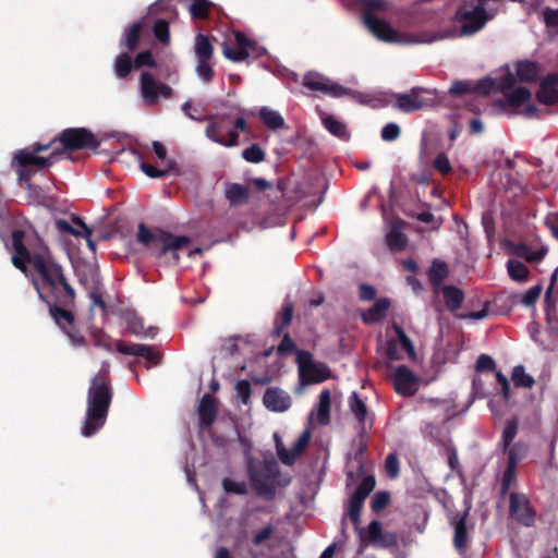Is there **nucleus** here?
<instances>
[{"label": "nucleus", "mask_w": 558, "mask_h": 558, "mask_svg": "<svg viewBox=\"0 0 558 558\" xmlns=\"http://www.w3.org/2000/svg\"><path fill=\"white\" fill-rule=\"evenodd\" d=\"M25 231L15 229L12 232V264L22 272L27 274V265L31 264L37 274L33 279L34 288L38 295L65 279L63 267L58 264L48 250L31 253L24 244Z\"/></svg>", "instance_id": "f257e3e1"}, {"label": "nucleus", "mask_w": 558, "mask_h": 558, "mask_svg": "<svg viewBox=\"0 0 558 558\" xmlns=\"http://www.w3.org/2000/svg\"><path fill=\"white\" fill-rule=\"evenodd\" d=\"M38 298L48 306L50 317L69 337L71 342L74 345H83L85 338L75 326L74 307L76 292L68 278L52 286L39 294Z\"/></svg>", "instance_id": "f03ea898"}, {"label": "nucleus", "mask_w": 558, "mask_h": 558, "mask_svg": "<svg viewBox=\"0 0 558 558\" xmlns=\"http://www.w3.org/2000/svg\"><path fill=\"white\" fill-rule=\"evenodd\" d=\"M113 390L108 372L97 373L90 380L86 398V413L82 435L90 437L101 429L107 421Z\"/></svg>", "instance_id": "7ed1b4c3"}, {"label": "nucleus", "mask_w": 558, "mask_h": 558, "mask_svg": "<svg viewBox=\"0 0 558 558\" xmlns=\"http://www.w3.org/2000/svg\"><path fill=\"white\" fill-rule=\"evenodd\" d=\"M53 145L54 142L46 144L37 142L14 154L12 165L20 182L26 183L29 189H37L31 184L33 177L39 171L49 169L61 157V150L53 148Z\"/></svg>", "instance_id": "20e7f679"}, {"label": "nucleus", "mask_w": 558, "mask_h": 558, "mask_svg": "<svg viewBox=\"0 0 558 558\" xmlns=\"http://www.w3.org/2000/svg\"><path fill=\"white\" fill-rule=\"evenodd\" d=\"M136 240L148 247L157 258H167L172 264L179 263L180 255L178 251L191 243L187 235H174L160 228L150 230L143 222L138 225Z\"/></svg>", "instance_id": "39448f33"}, {"label": "nucleus", "mask_w": 558, "mask_h": 558, "mask_svg": "<svg viewBox=\"0 0 558 558\" xmlns=\"http://www.w3.org/2000/svg\"><path fill=\"white\" fill-rule=\"evenodd\" d=\"M495 13L489 12L476 0H463L458 7L453 21L460 24L458 32L436 33L432 38L425 40L432 43L447 37L472 36L484 28L486 23L493 20Z\"/></svg>", "instance_id": "423d86ee"}, {"label": "nucleus", "mask_w": 558, "mask_h": 558, "mask_svg": "<svg viewBox=\"0 0 558 558\" xmlns=\"http://www.w3.org/2000/svg\"><path fill=\"white\" fill-rule=\"evenodd\" d=\"M50 142H54L53 148L65 151L96 150L100 142L96 135L86 128H69L59 133Z\"/></svg>", "instance_id": "0eeeda50"}, {"label": "nucleus", "mask_w": 558, "mask_h": 558, "mask_svg": "<svg viewBox=\"0 0 558 558\" xmlns=\"http://www.w3.org/2000/svg\"><path fill=\"white\" fill-rule=\"evenodd\" d=\"M356 533L362 548L373 546L374 548L387 549L396 547L399 543V535L392 531H385L378 520H373L366 527H362Z\"/></svg>", "instance_id": "6e6552de"}, {"label": "nucleus", "mask_w": 558, "mask_h": 558, "mask_svg": "<svg viewBox=\"0 0 558 558\" xmlns=\"http://www.w3.org/2000/svg\"><path fill=\"white\" fill-rule=\"evenodd\" d=\"M153 151L157 156L158 159L165 161V166L162 168L155 167L148 162H146L140 153H135L138 159L141 170L151 179H161L169 175H180V167L177 161L172 159H167V148L166 146L158 141H154L151 144Z\"/></svg>", "instance_id": "1a4fd4ad"}, {"label": "nucleus", "mask_w": 558, "mask_h": 558, "mask_svg": "<svg viewBox=\"0 0 558 558\" xmlns=\"http://www.w3.org/2000/svg\"><path fill=\"white\" fill-rule=\"evenodd\" d=\"M303 86L308 88L313 92H320L323 94L330 95L335 98L340 97H352L354 99H359L361 97V94L352 90L348 87H344L338 83H335L330 81L328 77L315 73V72H308L303 77Z\"/></svg>", "instance_id": "9d476101"}, {"label": "nucleus", "mask_w": 558, "mask_h": 558, "mask_svg": "<svg viewBox=\"0 0 558 558\" xmlns=\"http://www.w3.org/2000/svg\"><path fill=\"white\" fill-rule=\"evenodd\" d=\"M509 518L524 527L535 525L537 511L527 495L518 492L509 494Z\"/></svg>", "instance_id": "9b49d317"}, {"label": "nucleus", "mask_w": 558, "mask_h": 558, "mask_svg": "<svg viewBox=\"0 0 558 558\" xmlns=\"http://www.w3.org/2000/svg\"><path fill=\"white\" fill-rule=\"evenodd\" d=\"M209 121L206 126V136L222 146L233 147L239 143V134L236 131L231 130V122L229 116H210L207 118Z\"/></svg>", "instance_id": "f8f14e48"}, {"label": "nucleus", "mask_w": 558, "mask_h": 558, "mask_svg": "<svg viewBox=\"0 0 558 558\" xmlns=\"http://www.w3.org/2000/svg\"><path fill=\"white\" fill-rule=\"evenodd\" d=\"M140 83L143 100L148 106L156 105L159 97L168 99L173 95V89L169 85L158 82L149 72L141 74Z\"/></svg>", "instance_id": "ddd939ff"}, {"label": "nucleus", "mask_w": 558, "mask_h": 558, "mask_svg": "<svg viewBox=\"0 0 558 558\" xmlns=\"http://www.w3.org/2000/svg\"><path fill=\"white\" fill-rule=\"evenodd\" d=\"M423 93H429V90L423 87H413L409 93L395 94V108L402 112L410 113L432 106L433 99L422 97Z\"/></svg>", "instance_id": "4468645a"}, {"label": "nucleus", "mask_w": 558, "mask_h": 558, "mask_svg": "<svg viewBox=\"0 0 558 558\" xmlns=\"http://www.w3.org/2000/svg\"><path fill=\"white\" fill-rule=\"evenodd\" d=\"M234 39L236 47L233 48L225 45L222 49L223 56L233 62H241L248 58V50H254L256 44L247 38V36L240 31L234 32Z\"/></svg>", "instance_id": "2eb2a0df"}, {"label": "nucleus", "mask_w": 558, "mask_h": 558, "mask_svg": "<svg viewBox=\"0 0 558 558\" xmlns=\"http://www.w3.org/2000/svg\"><path fill=\"white\" fill-rule=\"evenodd\" d=\"M116 350L122 354L143 357L150 365H158L161 361V354L147 344L125 343L123 341H117Z\"/></svg>", "instance_id": "dca6fc26"}, {"label": "nucleus", "mask_w": 558, "mask_h": 558, "mask_svg": "<svg viewBox=\"0 0 558 558\" xmlns=\"http://www.w3.org/2000/svg\"><path fill=\"white\" fill-rule=\"evenodd\" d=\"M418 377L405 365H400L393 374L395 390L402 396H413L416 392Z\"/></svg>", "instance_id": "f3484780"}, {"label": "nucleus", "mask_w": 558, "mask_h": 558, "mask_svg": "<svg viewBox=\"0 0 558 558\" xmlns=\"http://www.w3.org/2000/svg\"><path fill=\"white\" fill-rule=\"evenodd\" d=\"M276 449L280 461L286 465H292L295 460L304 452L310 441V432H303L293 444L291 450H287L280 439L276 436Z\"/></svg>", "instance_id": "a211bd4d"}, {"label": "nucleus", "mask_w": 558, "mask_h": 558, "mask_svg": "<svg viewBox=\"0 0 558 558\" xmlns=\"http://www.w3.org/2000/svg\"><path fill=\"white\" fill-rule=\"evenodd\" d=\"M276 449L280 461L286 465H292L295 460L304 452L310 441V432H303L293 444L291 450H287L280 439L276 436Z\"/></svg>", "instance_id": "6ab92c4d"}, {"label": "nucleus", "mask_w": 558, "mask_h": 558, "mask_svg": "<svg viewBox=\"0 0 558 558\" xmlns=\"http://www.w3.org/2000/svg\"><path fill=\"white\" fill-rule=\"evenodd\" d=\"M536 99L546 106L558 104V72L549 73L541 81Z\"/></svg>", "instance_id": "aec40b11"}, {"label": "nucleus", "mask_w": 558, "mask_h": 558, "mask_svg": "<svg viewBox=\"0 0 558 558\" xmlns=\"http://www.w3.org/2000/svg\"><path fill=\"white\" fill-rule=\"evenodd\" d=\"M365 25L369 32L378 39L386 43H398L399 33L385 20L376 16L366 15Z\"/></svg>", "instance_id": "412c9836"}, {"label": "nucleus", "mask_w": 558, "mask_h": 558, "mask_svg": "<svg viewBox=\"0 0 558 558\" xmlns=\"http://www.w3.org/2000/svg\"><path fill=\"white\" fill-rule=\"evenodd\" d=\"M263 403L269 411L284 412L291 407V398L282 389L270 387L264 393Z\"/></svg>", "instance_id": "4be33fe9"}, {"label": "nucleus", "mask_w": 558, "mask_h": 558, "mask_svg": "<svg viewBox=\"0 0 558 558\" xmlns=\"http://www.w3.org/2000/svg\"><path fill=\"white\" fill-rule=\"evenodd\" d=\"M248 475L251 485L258 496L268 500L275 498L276 487L274 483L268 478V475H264L262 472L254 469L248 470Z\"/></svg>", "instance_id": "5701e85b"}, {"label": "nucleus", "mask_w": 558, "mask_h": 558, "mask_svg": "<svg viewBox=\"0 0 558 558\" xmlns=\"http://www.w3.org/2000/svg\"><path fill=\"white\" fill-rule=\"evenodd\" d=\"M505 99H496L494 101V106L504 109L506 106H509L513 109H518L524 104L529 102L532 98V93L529 88L520 86L517 88H512L508 92Z\"/></svg>", "instance_id": "b1692460"}, {"label": "nucleus", "mask_w": 558, "mask_h": 558, "mask_svg": "<svg viewBox=\"0 0 558 558\" xmlns=\"http://www.w3.org/2000/svg\"><path fill=\"white\" fill-rule=\"evenodd\" d=\"M391 303L388 298H381L375 304L361 314V319L365 325H374L381 322L390 307Z\"/></svg>", "instance_id": "393cba45"}, {"label": "nucleus", "mask_w": 558, "mask_h": 558, "mask_svg": "<svg viewBox=\"0 0 558 558\" xmlns=\"http://www.w3.org/2000/svg\"><path fill=\"white\" fill-rule=\"evenodd\" d=\"M449 275L448 265L440 259L435 258L432 262V265L427 271L428 281L436 294L440 292V289L444 287L442 282Z\"/></svg>", "instance_id": "a878e982"}, {"label": "nucleus", "mask_w": 558, "mask_h": 558, "mask_svg": "<svg viewBox=\"0 0 558 558\" xmlns=\"http://www.w3.org/2000/svg\"><path fill=\"white\" fill-rule=\"evenodd\" d=\"M330 369L324 363H314L311 365H302V381L304 384H318L325 381L329 377Z\"/></svg>", "instance_id": "bb28decb"}, {"label": "nucleus", "mask_w": 558, "mask_h": 558, "mask_svg": "<svg viewBox=\"0 0 558 558\" xmlns=\"http://www.w3.org/2000/svg\"><path fill=\"white\" fill-rule=\"evenodd\" d=\"M217 413L218 409L215 398L210 395L203 396L198 405L201 423L206 427L211 426L217 418Z\"/></svg>", "instance_id": "cd10ccee"}, {"label": "nucleus", "mask_w": 558, "mask_h": 558, "mask_svg": "<svg viewBox=\"0 0 558 558\" xmlns=\"http://www.w3.org/2000/svg\"><path fill=\"white\" fill-rule=\"evenodd\" d=\"M440 292L448 311L454 313L461 308L464 301V292L460 288L453 284H446L440 289Z\"/></svg>", "instance_id": "c85d7f7f"}, {"label": "nucleus", "mask_w": 558, "mask_h": 558, "mask_svg": "<svg viewBox=\"0 0 558 558\" xmlns=\"http://www.w3.org/2000/svg\"><path fill=\"white\" fill-rule=\"evenodd\" d=\"M349 408L359 423V429L367 428L368 409L356 391L349 397Z\"/></svg>", "instance_id": "c756f323"}, {"label": "nucleus", "mask_w": 558, "mask_h": 558, "mask_svg": "<svg viewBox=\"0 0 558 558\" xmlns=\"http://www.w3.org/2000/svg\"><path fill=\"white\" fill-rule=\"evenodd\" d=\"M514 69L517 80L522 83H534L538 78V64L534 61H517Z\"/></svg>", "instance_id": "7c9ffc66"}, {"label": "nucleus", "mask_w": 558, "mask_h": 558, "mask_svg": "<svg viewBox=\"0 0 558 558\" xmlns=\"http://www.w3.org/2000/svg\"><path fill=\"white\" fill-rule=\"evenodd\" d=\"M143 28L144 20H138L130 25L124 32L120 46L125 47L131 52L135 51L140 45Z\"/></svg>", "instance_id": "2f4dec72"}, {"label": "nucleus", "mask_w": 558, "mask_h": 558, "mask_svg": "<svg viewBox=\"0 0 558 558\" xmlns=\"http://www.w3.org/2000/svg\"><path fill=\"white\" fill-rule=\"evenodd\" d=\"M226 198L231 206L246 204L250 198V189L239 183H230L226 187Z\"/></svg>", "instance_id": "473e14b6"}, {"label": "nucleus", "mask_w": 558, "mask_h": 558, "mask_svg": "<svg viewBox=\"0 0 558 558\" xmlns=\"http://www.w3.org/2000/svg\"><path fill=\"white\" fill-rule=\"evenodd\" d=\"M469 542L465 515L461 517L454 524L453 546L459 555L463 556L466 551Z\"/></svg>", "instance_id": "72a5a7b5"}, {"label": "nucleus", "mask_w": 558, "mask_h": 558, "mask_svg": "<svg viewBox=\"0 0 558 558\" xmlns=\"http://www.w3.org/2000/svg\"><path fill=\"white\" fill-rule=\"evenodd\" d=\"M233 549L240 558H259V553L248 545L246 531L239 532L233 539Z\"/></svg>", "instance_id": "f704fd0d"}, {"label": "nucleus", "mask_w": 558, "mask_h": 558, "mask_svg": "<svg viewBox=\"0 0 558 558\" xmlns=\"http://www.w3.org/2000/svg\"><path fill=\"white\" fill-rule=\"evenodd\" d=\"M513 253L529 263H539L546 256L547 248L541 247L539 250L534 251L527 244L520 243L514 246Z\"/></svg>", "instance_id": "c9c22d12"}, {"label": "nucleus", "mask_w": 558, "mask_h": 558, "mask_svg": "<svg viewBox=\"0 0 558 558\" xmlns=\"http://www.w3.org/2000/svg\"><path fill=\"white\" fill-rule=\"evenodd\" d=\"M195 56L197 59L211 60L214 57V46L208 36L199 33L195 37L194 46Z\"/></svg>", "instance_id": "e433bc0d"}, {"label": "nucleus", "mask_w": 558, "mask_h": 558, "mask_svg": "<svg viewBox=\"0 0 558 558\" xmlns=\"http://www.w3.org/2000/svg\"><path fill=\"white\" fill-rule=\"evenodd\" d=\"M363 499L352 495L348 508H347V515L349 517L350 521L352 522L355 532L360 531L362 527L361 524V513L364 506Z\"/></svg>", "instance_id": "4c0bfd02"}, {"label": "nucleus", "mask_w": 558, "mask_h": 558, "mask_svg": "<svg viewBox=\"0 0 558 558\" xmlns=\"http://www.w3.org/2000/svg\"><path fill=\"white\" fill-rule=\"evenodd\" d=\"M292 317L293 305L291 303H284L281 313L277 316L275 320L272 333L279 337L284 330V328H287L291 324Z\"/></svg>", "instance_id": "58836bf2"}, {"label": "nucleus", "mask_w": 558, "mask_h": 558, "mask_svg": "<svg viewBox=\"0 0 558 558\" xmlns=\"http://www.w3.org/2000/svg\"><path fill=\"white\" fill-rule=\"evenodd\" d=\"M330 405H331L330 391L328 389H324L319 395V402H318V410H317L318 422L323 425H326L329 423Z\"/></svg>", "instance_id": "ea45409f"}, {"label": "nucleus", "mask_w": 558, "mask_h": 558, "mask_svg": "<svg viewBox=\"0 0 558 558\" xmlns=\"http://www.w3.org/2000/svg\"><path fill=\"white\" fill-rule=\"evenodd\" d=\"M259 118L270 130H278L284 126V120L281 114L266 107L259 110Z\"/></svg>", "instance_id": "a19ab883"}, {"label": "nucleus", "mask_w": 558, "mask_h": 558, "mask_svg": "<svg viewBox=\"0 0 558 558\" xmlns=\"http://www.w3.org/2000/svg\"><path fill=\"white\" fill-rule=\"evenodd\" d=\"M518 434V420L512 417L507 420L505 423V427L501 434V439L499 442L500 449H507L509 446L513 445L512 441Z\"/></svg>", "instance_id": "79ce46f5"}, {"label": "nucleus", "mask_w": 558, "mask_h": 558, "mask_svg": "<svg viewBox=\"0 0 558 558\" xmlns=\"http://www.w3.org/2000/svg\"><path fill=\"white\" fill-rule=\"evenodd\" d=\"M323 124L332 135L341 140L349 138L347 125L343 122L337 120L335 117L327 116L323 119Z\"/></svg>", "instance_id": "37998d69"}, {"label": "nucleus", "mask_w": 558, "mask_h": 558, "mask_svg": "<svg viewBox=\"0 0 558 558\" xmlns=\"http://www.w3.org/2000/svg\"><path fill=\"white\" fill-rule=\"evenodd\" d=\"M511 379L515 387L519 388H532L535 384L534 378L525 373L523 365H517L513 367L511 373Z\"/></svg>", "instance_id": "c03bdc74"}, {"label": "nucleus", "mask_w": 558, "mask_h": 558, "mask_svg": "<svg viewBox=\"0 0 558 558\" xmlns=\"http://www.w3.org/2000/svg\"><path fill=\"white\" fill-rule=\"evenodd\" d=\"M134 61L126 52L120 53L114 61V72L118 77L125 78L132 71Z\"/></svg>", "instance_id": "a18cd8bd"}, {"label": "nucleus", "mask_w": 558, "mask_h": 558, "mask_svg": "<svg viewBox=\"0 0 558 558\" xmlns=\"http://www.w3.org/2000/svg\"><path fill=\"white\" fill-rule=\"evenodd\" d=\"M502 453L507 454V462L518 465V463L526 456L527 446L518 441L509 446L507 449H501Z\"/></svg>", "instance_id": "49530a36"}, {"label": "nucleus", "mask_w": 558, "mask_h": 558, "mask_svg": "<svg viewBox=\"0 0 558 558\" xmlns=\"http://www.w3.org/2000/svg\"><path fill=\"white\" fill-rule=\"evenodd\" d=\"M509 277L518 282L525 281L530 274L529 268L521 262L509 259L507 263Z\"/></svg>", "instance_id": "de8ad7c7"}, {"label": "nucleus", "mask_w": 558, "mask_h": 558, "mask_svg": "<svg viewBox=\"0 0 558 558\" xmlns=\"http://www.w3.org/2000/svg\"><path fill=\"white\" fill-rule=\"evenodd\" d=\"M354 444L356 446V450L354 453V460L357 462L359 469H363V456L367 450L368 446V436H367V428L359 429L357 438L354 440Z\"/></svg>", "instance_id": "09e8293b"}, {"label": "nucleus", "mask_w": 558, "mask_h": 558, "mask_svg": "<svg viewBox=\"0 0 558 558\" xmlns=\"http://www.w3.org/2000/svg\"><path fill=\"white\" fill-rule=\"evenodd\" d=\"M393 330L398 337L396 340L398 341L399 347H401L407 352L411 360H415L416 353L414 345L411 339L404 332L403 328L397 324H393Z\"/></svg>", "instance_id": "8fccbe9b"}, {"label": "nucleus", "mask_w": 558, "mask_h": 558, "mask_svg": "<svg viewBox=\"0 0 558 558\" xmlns=\"http://www.w3.org/2000/svg\"><path fill=\"white\" fill-rule=\"evenodd\" d=\"M363 10V20L366 22V15L375 16V12H383L388 9V2L385 0H360Z\"/></svg>", "instance_id": "3c124183"}, {"label": "nucleus", "mask_w": 558, "mask_h": 558, "mask_svg": "<svg viewBox=\"0 0 558 558\" xmlns=\"http://www.w3.org/2000/svg\"><path fill=\"white\" fill-rule=\"evenodd\" d=\"M496 80V92L507 94L510 92L515 83H517V76L510 71L509 66L506 68V72L500 77L495 78Z\"/></svg>", "instance_id": "603ef678"}, {"label": "nucleus", "mask_w": 558, "mask_h": 558, "mask_svg": "<svg viewBox=\"0 0 558 558\" xmlns=\"http://www.w3.org/2000/svg\"><path fill=\"white\" fill-rule=\"evenodd\" d=\"M386 241L389 248L393 252L402 251L408 244L405 234L395 229L387 234Z\"/></svg>", "instance_id": "864d4df0"}, {"label": "nucleus", "mask_w": 558, "mask_h": 558, "mask_svg": "<svg viewBox=\"0 0 558 558\" xmlns=\"http://www.w3.org/2000/svg\"><path fill=\"white\" fill-rule=\"evenodd\" d=\"M211 2L208 0H194L190 5V13L194 20H205L209 15Z\"/></svg>", "instance_id": "5fc2aeb1"}, {"label": "nucleus", "mask_w": 558, "mask_h": 558, "mask_svg": "<svg viewBox=\"0 0 558 558\" xmlns=\"http://www.w3.org/2000/svg\"><path fill=\"white\" fill-rule=\"evenodd\" d=\"M517 466L518 465L512 464V462H507L500 485V494L502 497L506 496L510 490L511 484L515 478Z\"/></svg>", "instance_id": "6e6d98bb"}, {"label": "nucleus", "mask_w": 558, "mask_h": 558, "mask_svg": "<svg viewBox=\"0 0 558 558\" xmlns=\"http://www.w3.org/2000/svg\"><path fill=\"white\" fill-rule=\"evenodd\" d=\"M375 485V477L373 475H367L362 480L352 495L365 500L367 496L374 490Z\"/></svg>", "instance_id": "4d7b16f0"}, {"label": "nucleus", "mask_w": 558, "mask_h": 558, "mask_svg": "<svg viewBox=\"0 0 558 558\" xmlns=\"http://www.w3.org/2000/svg\"><path fill=\"white\" fill-rule=\"evenodd\" d=\"M196 73L204 83H210L214 78L215 72L210 60L197 59Z\"/></svg>", "instance_id": "13d9d810"}, {"label": "nucleus", "mask_w": 558, "mask_h": 558, "mask_svg": "<svg viewBox=\"0 0 558 558\" xmlns=\"http://www.w3.org/2000/svg\"><path fill=\"white\" fill-rule=\"evenodd\" d=\"M242 157L252 163H259L265 160L266 154L257 144H253L242 151Z\"/></svg>", "instance_id": "bf43d9fd"}, {"label": "nucleus", "mask_w": 558, "mask_h": 558, "mask_svg": "<svg viewBox=\"0 0 558 558\" xmlns=\"http://www.w3.org/2000/svg\"><path fill=\"white\" fill-rule=\"evenodd\" d=\"M153 32L155 37L161 44H168L170 40V32H169V23L168 21L160 19L157 20L154 24Z\"/></svg>", "instance_id": "052dcab7"}, {"label": "nucleus", "mask_w": 558, "mask_h": 558, "mask_svg": "<svg viewBox=\"0 0 558 558\" xmlns=\"http://www.w3.org/2000/svg\"><path fill=\"white\" fill-rule=\"evenodd\" d=\"M72 222L82 229V234L80 238H84L86 240L87 246L95 252L96 251V244L92 240V229L83 221V219L78 216L73 215L72 216Z\"/></svg>", "instance_id": "680f3d73"}, {"label": "nucleus", "mask_w": 558, "mask_h": 558, "mask_svg": "<svg viewBox=\"0 0 558 558\" xmlns=\"http://www.w3.org/2000/svg\"><path fill=\"white\" fill-rule=\"evenodd\" d=\"M390 501V495L388 492L380 490L376 492L371 500V508L373 512L378 513L383 509H385Z\"/></svg>", "instance_id": "e2e57ef3"}, {"label": "nucleus", "mask_w": 558, "mask_h": 558, "mask_svg": "<svg viewBox=\"0 0 558 558\" xmlns=\"http://www.w3.org/2000/svg\"><path fill=\"white\" fill-rule=\"evenodd\" d=\"M275 532V527L272 524H267L262 527L257 532L254 533L252 537V545L258 547L263 545L266 541H268Z\"/></svg>", "instance_id": "0e129e2a"}, {"label": "nucleus", "mask_w": 558, "mask_h": 558, "mask_svg": "<svg viewBox=\"0 0 558 558\" xmlns=\"http://www.w3.org/2000/svg\"><path fill=\"white\" fill-rule=\"evenodd\" d=\"M93 338L96 347L102 348L108 352H112L114 350V342L112 338L101 330L93 332Z\"/></svg>", "instance_id": "69168bd1"}, {"label": "nucleus", "mask_w": 558, "mask_h": 558, "mask_svg": "<svg viewBox=\"0 0 558 558\" xmlns=\"http://www.w3.org/2000/svg\"><path fill=\"white\" fill-rule=\"evenodd\" d=\"M235 391L238 398L241 400L243 404H247L250 402L252 389L251 384L246 379L238 380L235 384Z\"/></svg>", "instance_id": "338daca9"}, {"label": "nucleus", "mask_w": 558, "mask_h": 558, "mask_svg": "<svg viewBox=\"0 0 558 558\" xmlns=\"http://www.w3.org/2000/svg\"><path fill=\"white\" fill-rule=\"evenodd\" d=\"M401 134L400 126L397 123H387L383 129L380 136L385 142H393L399 138Z\"/></svg>", "instance_id": "774afa93"}]
</instances>
